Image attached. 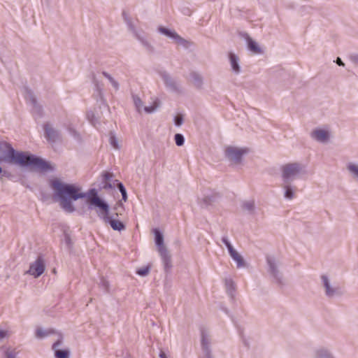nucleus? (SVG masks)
<instances>
[{
	"label": "nucleus",
	"mask_w": 358,
	"mask_h": 358,
	"mask_svg": "<svg viewBox=\"0 0 358 358\" xmlns=\"http://www.w3.org/2000/svg\"><path fill=\"white\" fill-rule=\"evenodd\" d=\"M1 162L31 167L43 172L54 170V166L50 163L33 155L17 152L8 144L0 145V162Z\"/></svg>",
	"instance_id": "1"
},
{
	"label": "nucleus",
	"mask_w": 358,
	"mask_h": 358,
	"mask_svg": "<svg viewBox=\"0 0 358 358\" xmlns=\"http://www.w3.org/2000/svg\"><path fill=\"white\" fill-rule=\"evenodd\" d=\"M90 193L92 195L88 197L89 203L90 206L93 205L99 208L96 213L103 223L104 224L110 225L114 231L119 232L124 231L126 226L122 221L117 218L118 217V214L115 213L111 215L110 213V207L108 204L97 196V193L95 189H92Z\"/></svg>",
	"instance_id": "2"
},
{
	"label": "nucleus",
	"mask_w": 358,
	"mask_h": 358,
	"mask_svg": "<svg viewBox=\"0 0 358 358\" xmlns=\"http://www.w3.org/2000/svg\"><path fill=\"white\" fill-rule=\"evenodd\" d=\"M51 187L59 199H69L74 201L85 197L84 193H79L78 189L72 185L64 184L55 179L51 181Z\"/></svg>",
	"instance_id": "3"
},
{
	"label": "nucleus",
	"mask_w": 358,
	"mask_h": 358,
	"mask_svg": "<svg viewBox=\"0 0 358 358\" xmlns=\"http://www.w3.org/2000/svg\"><path fill=\"white\" fill-rule=\"evenodd\" d=\"M305 173V166L300 163H289L281 168V178L282 182L292 183L299 176Z\"/></svg>",
	"instance_id": "4"
},
{
	"label": "nucleus",
	"mask_w": 358,
	"mask_h": 358,
	"mask_svg": "<svg viewBox=\"0 0 358 358\" xmlns=\"http://www.w3.org/2000/svg\"><path fill=\"white\" fill-rule=\"evenodd\" d=\"M154 234L155 236V244L157 247L158 252L162 258L164 268L167 270L171 267V257L164 244L163 234L157 229H154Z\"/></svg>",
	"instance_id": "5"
},
{
	"label": "nucleus",
	"mask_w": 358,
	"mask_h": 358,
	"mask_svg": "<svg viewBox=\"0 0 358 358\" xmlns=\"http://www.w3.org/2000/svg\"><path fill=\"white\" fill-rule=\"evenodd\" d=\"M127 27L133 36L148 50H152V46L146 38L143 30L136 27L134 23L129 19H126Z\"/></svg>",
	"instance_id": "6"
},
{
	"label": "nucleus",
	"mask_w": 358,
	"mask_h": 358,
	"mask_svg": "<svg viewBox=\"0 0 358 358\" xmlns=\"http://www.w3.org/2000/svg\"><path fill=\"white\" fill-rule=\"evenodd\" d=\"M321 280L322 286L324 288L325 294L327 297L334 298L342 294V291L339 286L333 285L327 275H322Z\"/></svg>",
	"instance_id": "7"
},
{
	"label": "nucleus",
	"mask_w": 358,
	"mask_h": 358,
	"mask_svg": "<svg viewBox=\"0 0 358 358\" xmlns=\"http://www.w3.org/2000/svg\"><path fill=\"white\" fill-rule=\"evenodd\" d=\"M248 149L245 148H238L229 146L225 150L227 157L234 163H240L243 155L248 152Z\"/></svg>",
	"instance_id": "8"
},
{
	"label": "nucleus",
	"mask_w": 358,
	"mask_h": 358,
	"mask_svg": "<svg viewBox=\"0 0 358 358\" xmlns=\"http://www.w3.org/2000/svg\"><path fill=\"white\" fill-rule=\"evenodd\" d=\"M266 263L268 265V271L270 275L278 282H281L282 274L278 268L279 262L275 257L271 255L266 256Z\"/></svg>",
	"instance_id": "9"
},
{
	"label": "nucleus",
	"mask_w": 358,
	"mask_h": 358,
	"mask_svg": "<svg viewBox=\"0 0 358 358\" xmlns=\"http://www.w3.org/2000/svg\"><path fill=\"white\" fill-rule=\"evenodd\" d=\"M132 99L134 106L138 112H141V110L143 109L146 113H152L159 107V101L157 99L153 101L151 106L145 107H143V101L138 95H133Z\"/></svg>",
	"instance_id": "10"
},
{
	"label": "nucleus",
	"mask_w": 358,
	"mask_h": 358,
	"mask_svg": "<svg viewBox=\"0 0 358 358\" xmlns=\"http://www.w3.org/2000/svg\"><path fill=\"white\" fill-rule=\"evenodd\" d=\"M45 268V263L43 258L38 257L34 262L30 264L27 273L33 275L34 278H38L44 273Z\"/></svg>",
	"instance_id": "11"
},
{
	"label": "nucleus",
	"mask_w": 358,
	"mask_h": 358,
	"mask_svg": "<svg viewBox=\"0 0 358 358\" xmlns=\"http://www.w3.org/2000/svg\"><path fill=\"white\" fill-rule=\"evenodd\" d=\"M157 31L161 34L165 35L166 36L173 39L178 45L187 47L188 42L185 39L180 37L175 31L169 29L164 27H159L157 28Z\"/></svg>",
	"instance_id": "12"
},
{
	"label": "nucleus",
	"mask_w": 358,
	"mask_h": 358,
	"mask_svg": "<svg viewBox=\"0 0 358 358\" xmlns=\"http://www.w3.org/2000/svg\"><path fill=\"white\" fill-rule=\"evenodd\" d=\"M201 348L203 353V358H213L211 353L210 344L211 341L210 335L206 331H201Z\"/></svg>",
	"instance_id": "13"
},
{
	"label": "nucleus",
	"mask_w": 358,
	"mask_h": 358,
	"mask_svg": "<svg viewBox=\"0 0 358 358\" xmlns=\"http://www.w3.org/2000/svg\"><path fill=\"white\" fill-rule=\"evenodd\" d=\"M63 336L61 333L57 334V339L52 344V348L55 352V358H69V351L68 350H60L59 347L62 345Z\"/></svg>",
	"instance_id": "14"
},
{
	"label": "nucleus",
	"mask_w": 358,
	"mask_h": 358,
	"mask_svg": "<svg viewBox=\"0 0 358 358\" xmlns=\"http://www.w3.org/2000/svg\"><path fill=\"white\" fill-rule=\"evenodd\" d=\"M331 134L329 130L324 129H315L310 133V137L315 141L326 143L329 141Z\"/></svg>",
	"instance_id": "15"
},
{
	"label": "nucleus",
	"mask_w": 358,
	"mask_h": 358,
	"mask_svg": "<svg viewBox=\"0 0 358 358\" xmlns=\"http://www.w3.org/2000/svg\"><path fill=\"white\" fill-rule=\"evenodd\" d=\"M45 137L50 143H55L61 138L60 132L55 129L50 124L47 123L43 127Z\"/></svg>",
	"instance_id": "16"
},
{
	"label": "nucleus",
	"mask_w": 358,
	"mask_h": 358,
	"mask_svg": "<svg viewBox=\"0 0 358 358\" xmlns=\"http://www.w3.org/2000/svg\"><path fill=\"white\" fill-rule=\"evenodd\" d=\"M229 60L232 72L236 75L240 74L241 72V67L240 66L239 57L234 53L230 52L229 54Z\"/></svg>",
	"instance_id": "17"
},
{
	"label": "nucleus",
	"mask_w": 358,
	"mask_h": 358,
	"mask_svg": "<svg viewBox=\"0 0 358 358\" xmlns=\"http://www.w3.org/2000/svg\"><path fill=\"white\" fill-rule=\"evenodd\" d=\"M57 334H59V332H57L55 329L51 328L44 329L42 327H38L35 331V337L37 339L41 340L54 334L57 336Z\"/></svg>",
	"instance_id": "18"
},
{
	"label": "nucleus",
	"mask_w": 358,
	"mask_h": 358,
	"mask_svg": "<svg viewBox=\"0 0 358 358\" xmlns=\"http://www.w3.org/2000/svg\"><path fill=\"white\" fill-rule=\"evenodd\" d=\"M281 187L284 190V197L286 199L292 200L294 198L295 192L296 190V186L290 182H282Z\"/></svg>",
	"instance_id": "19"
},
{
	"label": "nucleus",
	"mask_w": 358,
	"mask_h": 358,
	"mask_svg": "<svg viewBox=\"0 0 358 358\" xmlns=\"http://www.w3.org/2000/svg\"><path fill=\"white\" fill-rule=\"evenodd\" d=\"M161 77L167 87H169L171 90H177V83L176 80L173 78H172L168 73H161Z\"/></svg>",
	"instance_id": "20"
},
{
	"label": "nucleus",
	"mask_w": 358,
	"mask_h": 358,
	"mask_svg": "<svg viewBox=\"0 0 358 358\" xmlns=\"http://www.w3.org/2000/svg\"><path fill=\"white\" fill-rule=\"evenodd\" d=\"M229 255L231 257V259L236 262V267L238 268L246 267L247 264L243 257L236 250L231 253Z\"/></svg>",
	"instance_id": "21"
},
{
	"label": "nucleus",
	"mask_w": 358,
	"mask_h": 358,
	"mask_svg": "<svg viewBox=\"0 0 358 358\" xmlns=\"http://www.w3.org/2000/svg\"><path fill=\"white\" fill-rule=\"evenodd\" d=\"M246 41L248 43V49L254 54L262 53V49L259 46L258 43L252 40L249 36H247Z\"/></svg>",
	"instance_id": "22"
},
{
	"label": "nucleus",
	"mask_w": 358,
	"mask_h": 358,
	"mask_svg": "<svg viewBox=\"0 0 358 358\" xmlns=\"http://www.w3.org/2000/svg\"><path fill=\"white\" fill-rule=\"evenodd\" d=\"M190 78L196 87L199 89L202 87L203 84V79L200 73L197 72H192L190 73Z\"/></svg>",
	"instance_id": "23"
},
{
	"label": "nucleus",
	"mask_w": 358,
	"mask_h": 358,
	"mask_svg": "<svg viewBox=\"0 0 358 358\" xmlns=\"http://www.w3.org/2000/svg\"><path fill=\"white\" fill-rule=\"evenodd\" d=\"M0 350L3 352L5 358H17L18 352L11 347L2 346Z\"/></svg>",
	"instance_id": "24"
},
{
	"label": "nucleus",
	"mask_w": 358,
	"mask_h": 358,
	"mask_svg": "<svg viewBox=\"0 0 358 358\" xmlns=\"http://www.w3.org/2000/svg\"><path fill=\"white\" fill-rule=\"evenodd\" d=\"M315 358H335L334 355L326 348H319L315 352Z\"/></svg>",
	"instance_id": "25"
},
{
	"label": "nucleus",
	"mask_w": 358,
	"mask_h": 358,
	"mask_svg": "<svg viewBox=\"0 0 358 358\" xmlns=\"http://www.w3.org/2000/svg\"><path fill=\"white\" fill-rule=\"evenodd\" d=\"M227 292L231 296H233L235 291V284L232 279L226 278L224 280Z\"/></svg>",
	"instance_id": "26"
},
{
	"label": "nucleus",
	"mask_w": 358,
	"mask_h": 358,
	"mask_svg": "<svg viewBox=\"0 0 358 358\" xmlns=\"http://www.w3.org/2000/svg\"><path fill=\"white\" fill-rule=\"evenodd\" d=\"M24 96L28 103H29L33 106H36V100L35 99L34 94H33V92L31 90L25 89Z\"/></svg>",
	"instance_id": "27"
},
{
	"label": "nucleus",
	"mask_w": 358,
	"mask_h": 358,
	"mask_svg": "<svg viewBox=\"0 0 358 358\" xmlns=\"http://www.w3.org/2000/svg\"><path fill=\"white\" fill-rule=\"evenodd\" d=\"M347 169L351 176L357 180H358V164L349 163Z\"/></svg>",
	"instance_id": "28"
},
{
	"label": "nucleus",
	"mask_w": 358,
	"mask_h": 358,
	"mask_svg": "<svg viewBox=\"0 0 358 358\" xmlns=\"http://www.w3.org/2000/svg\"><path fill=\"white\" fill-rule=\"evenodd\" d=\"M61 200V205L62 208L68 212H73L74 207L72 205L71 199H59Z\"/></svg>",
	"instance_id": "29"
},
{
	"label": "nucleus",
	"mask_w": 358,
	"mask_h": 358,
	"mask_svg": "<svg viewBox=\"0 0 358 358\" xmlns=\"http://www.w3.org/2000/svg\"><path fill=\"white\" fill-rule=\"evenodd\" d=\"M109 143L113 148H115L116 150L120 149V145L118 143V140L116 138L115 135L113 132L110 133Z\"/></svg>",
	"instance_id": "30"
},
{
	"label": "nucleus",
	"mask_w": 358,
	"mask_h": 358,
	"mask_svg": "<svg viewBox=\"0 0 358 358\" xmlns=\"http://www.w3.org/2000/svg\"><path fill=\"white\" fill-rule=\"evenodd\" d=\"M103 75L105 78H106L109 80V82L110 83L112 86L115 90L119 89V83L109 73H108L106 72H103Z\"/></svg>",
	"instance_id": "31"
},
{
	"label": "nucleus",
	"mask_w": 358,
	"mask_h": 358,
	"mask_svg": "<svg viewBox=\"0 0 358 358\" xmlns=\"http://www.w3.org/2000/svg\"><path fill=\"white\" fill-rule=\"evenodd\" d=\"M215 200V197L213 196H206L202 200L201 205L202 207H207L210 205Z\"/></svg>",
	"instance_id": "32"
},
{
	"label": "nucleus",
	"mask_w": 358,
	"mask_h": 358,
	"mask_svg": "<svg viewBox=\"0 0 358 358\" xmlns=\"http://www.w3.org/2000/svg\"><path fill=\"white\" fill-rule=\"evenodd\" d=\"M87 117L88 120L91 122L92 125L94 127L99 123L97 118L95 116V114L92 111H88L87 113Z\"/></svg>",
	"instance_id": "33"
},
{
	"label": "nucleus",
	"mask_w": 358,
	"mask_h": 358,
	"mask_svg": "<svg viewBox=\"0 0 358 358\" xmlns=\"http://www.w3.org/2000/svg\"><path fill=\"white\" fill-rule=\"evenodd\" d=\"M243 208L244 210L252 213L255 210V202L252 201H245L243 204Z\"/></svg>",
	"instance_id": "34"
},
{
	"label": "nucleus",
	"mask_w": 358,
	"mask_h": 358,
	"mask_svg": "<svg viewBox=\"0 0 358 358\" xmlns=\"http://www.w3.org/2000/svg\"><path fill=\"white\" fill-rule=\"evenodd\" d=\"M222 241L226 245L229 255L236 250L231 244V243L229 242V241L228 240V238L227 236H223L222 238Z\"/></svg>",
	"instance_id": "35"
},
{
	"label": "nucleus",
	"mask_w": 358,
	"mask_h": 358,
	"mask_svg": "<svg viewBox=\"0 0 358 358\" xmlns=\"http://www.w3.org/2000/svg\"><path fill=\"white\" fill-rule=\"evenodd\" d=\"M222 241L226 245L229 255L236 250L231 244V243L229 242V241L228 240V238L227 236H223L222 238Z\"/></svg>",
	"instance_id": "36"
},
{
	"label": "nucleus",
	"mask_w": 358,
	"mask_h": 358,
	"mask_svg": "<svg viewBox=\"0 0 358 358\" xmlns=\"http://www.w3.org/2000/svg\"><path fill=\"white\" fill-rule=\"evenodd\" d=\"M117 188L122 194V200L126 201L127 199V191H126L124 186L123 185V184L122 182H119L117 184Z\"/></svg>",
	"instance_id": "37"
},
{
	"label": "nucleus",
	"mask_w": 358,
	"mask_h": 358,
	"mask_svg": "<svg viewBox=\"0 0 358 358\" xmlns=\"http://www.w3.org/2000/svg\"><path fill=\"white\" fill-rule=\"evenodd\" d=\"M176 144L178 146H182L184 145L185 143V138L184 136L180 134H176L174 136Z\"/></svg>",
	"instance_id": "38"
},
{
	"label": "nucleus",
	"mask_w": 358,
	"mask_h": 358,
	"mask_svg": "<svg viewBox=\"0 0 358 358\" xmlns=\"http://www.w3.org/2000/svg\"><path fill=\"white\" fill-rule=\"evenodd\" d=\"M150 271L149 266H144L137 270L136 273L141 276H146Z\"/></svg>",
	"instance_id": "39"
},
{
	"label": "nucleus",
	"mask_w": 358,
	"mask_h": 358,
	"mask_svg": "<svg viewBox=\"0 0 358 358\" xmlns=\"http://www.w3.org/2000/svg\"><path fill=\"white\" fill-rule=\"evenodd\" d=\"M10 332L8 330H3L0 329V341L3 338H8L10 336Z\"/></svg>",
	"instance_id": "40"
},
{
	"label": "nucleus",
	"mask_w": 358,
	"mask_h": 358,
	"mask_svg": "<svg viewBox=\"0 0 358 358\" xmlns=\"http://www.w3.org/2000/svg\"><path fill=\"white\" fill-rule=\"evenodd\" d=\"M183 122V118L181 115H177L174 117V123L176 126L180 127Z\"/></svg>",
	"instance_id": "41"
},
{
	"label": "nucleus",
	"mask_w": 358,
	"mask_h": 358,
	"mask_svg": "<svg viewBox=\"0 0 358 358\" xmlns=\"http://www.w3.org/2000/svg\"><path fill=\"white\" fill-rule=\"evenodd\" d=\"M350 58L352 62L358 64V53L351 55Z\"/></svg>",
	"instance_id": "42"
},
{
	"label": "nucleus",
	"mask_w": 358,
	"mask_h": 358,
	"mask_svg": "<svg viewBox=\"0 0 358 358\" xmlns=\"http://www.w3.org/2000/svg\"><path fill=\"white\" fill-rule=\"evenodd\" d=\"M103 180L105 182L110 180L112 178V175L110 173H104L103 175Z\"/></svg>",
	"instance_id": "43"
},
{
	"label": "nucleus",
	"mask_w": 358,
	"mask_h": 358,
	"mask_svg": "<svg viewBox=\"0 0 358 358\" xmlns=\"http://www.w3.org/2000/svg\"><path fill=\"white\" fill-rule=\"evenodd\" d=\"M336 62L338 66H344L345 65L340 57H337Z\"/></svg>",
	"instance_id": "44"
},
{
	"label": "nucleus",
	"mask_w": 358,
	"mask_h": 358,
	"mask_svg": "<svg viewBox=\"0 0 358 358\" xmlns=\"http://www.w3.org/2000/svg\"><path fill=\"white\" fill-rule=\"evenodd\" d=\"M69 132H70V133H71V134L72 136H73L74 137H77V136H78V134H77V132H76L75 130L72 129H69Z\"/></svg>",
	"instance_id": "45"
},
{
	"label": "nucleus",
	"mask_w": 358,
	"mask_h": 358,
	"mask_svg": "<svg viewBox=\"0 0 358 358\" xmlns=\"http://www.w3.org/2000/svg\"><path fill=\"white\" fill-rule=\"evenodd\" d=\"M103 188H105V189L112 188V185L109 182H106L103 185Z\"/></svg>",
	"instance_id": "46"
},
{
	"label": "nucleus",
	"mask_w": 358,
	"mask_h": 358,
	"mask_svg": "<svg viewBox=\"0 0 358 358\" xmlns=\"http://www.w3.org/2000/svg\"><path fill=\"white\" fill-rule=\"evenodd\" d=\"M159 357L160 358H167L166 354L164 352H160L159 353Z\"/></svg>",
	"instance_id": "47"
},
{
	"label": "nucleus",
	"mask_w": 358,
	"mask_h": 358,
	"mask_svg": "<svg viewBox=\"0 0 358 358\" xmlns=\"http://www.w3.org/2000/svg\"><path fill=\"white\" fill-rule=\"evenodd\" d=\"M34 108H36V110H37L38 111H40V109H38L37 108V106L36 105V106H33Z\"/></svg>",
	"instance_id": "48"
},
{
	"label": "nucleus",
	"mask_w": 358,
	"mask_h": 358,
	"mask_svg": "<svg viewBox=\"0 0 358 358\" xmlns=\"http://www.w3.org/2000/svg\"><path fill=\"white\" fill-rule=\"evenodd\" d=\"M2 172V169L0 167V173Z\"/></svg>",
	"instance_id": "49"
}]
</instances>
